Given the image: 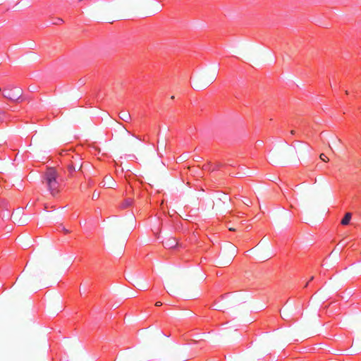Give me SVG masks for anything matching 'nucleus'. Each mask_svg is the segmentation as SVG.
Returning a JSON list of instances; mask_svg holds the SVG:
<instances>
[{"label": "nucleus", "instance_id": "f257e3e1", "mask_svg": "<svg viewBox=\"0 0 361 361\" xmlns=\"http://www.w3.org/2000/svg\"><path fill=\"white\" fill-rule=\"evenodd\" d=\"M44 179L51 194L53 196H56L59 192L60 187L56 172L53 169L48 170L44 175Z\"/></svg>", "mask_w": 361, "mask_h": 361}, {"label": "nucleus", "instance_id": "f03ea898", "mask_svg": "<svg viewBox=\"0 0 361 361\" xmlns=\"http://www.w3.org/2000/svg\"><path fill=\"white\" fill-rule=\"evenodd\" d=\"M16 91L17 92L16 93V92H11L9 90H6L5 89L2 92V95L5 98H7V99H11V100H16V99H17L19 97V94L20 92V90H16Z\"/></svg>", "mask_w": 361, "mask_h": 361}, {"label": "nucleus", "instance_id": "7ed1b4c3", "mask_svg": "<svg viewBox=\"0 0 361 361\" xmlns=\"http://www.w3.org/2000/svg\"><path fill=\"white\" fill-rule=\"evenodd\" d=\"M119 118L125 122H128L130 120V115L128 111H122L119 113Z\"/></svg>", "mask_w": 361, "mask_h": 361}, {"label": "nucleus", "instance_id": "20e7f679", "mask_svg": "<svg viewBox=\"0 0 361 361\" xmlns=\"http://www.w3.org/2000/svg\"><path fill=\"white\" fill-rule=\"evenodd\" d=\"M165 246L169 248L176 247L178 245V242L175 238H170L164 243Z\"/></svg>", "mask_w": 361, "mask_h": 361}, {"label": "nucleus", "instance_id": "39448f33", "mask_svg": "<svg viewBox=\"0 0 361 361\" xmlns=\"http://www.w3.org/2000/svg\"><path fill=\"white\" fill-rule=\"evenodd\" d=\"M352 214L350 212H347L341 220L342 225H348L351 219Z\"/></svg>", "mask_w": 361, "mask_h": 361}, {"label": "nucleus", "instance_id": "423d86ee", "mask_svg": "<svg viewBox=\"0 0 361 361\" xmlns=\"http://www.w3.org/2000/svg\"><path fill=\"white\" fill-rule=\"evenodd\" d=\"M208 85V83L204 84L203 85H199L197 82L193 80L192 82V87L195 90H200V89L204 88Z\"/></svg>", "mask_w": 361, "mask_h": 361}, {"label": "nucleus", "instance_id": "0eeeda50", "mask_svg": "<svg viewBox=\"0 0 361 361\" xmlns=\"http://www.w3.org/2000/svg\"><path fill=\"white\" fill-rule=\"evenodd\" d=\"M132 203H133V200L131 198L126 199L122 204V207L123 208L129 207L130 206H131Z\"/></svg>", "mask_w": 361, "mask_h": 361}, {"label": "nucleus", "instance_id": "6e6552de", "mask_svg": "<svg viewBox=\"0 0 361 361\" xmlns=\"http://www.w3.org/2000/svg\"><path fill=\"white\" fill-rule=\"evenodd\" d=\"M67 170L69 174L71 175L73 172L76 171V166H75L73 164H68Z\"/></svg>", "mask_w": 361, "mask_h": 361}, {"label": "nucleus", "instance_id": "1a4fd4ad", "mask_svg": "<svg viewBox=\"0 0 361 361\" xmlns=\"http://www.w3.org/2000/svg\"><path fill=\"white\" fill-rule=\"evenodd\" d=\"M59 231H64L66 233H68L69 231L68 230H67L63 225H60L59 226Z\"/></svg>", "mask_w": 361, "mask_h": 361}, {"label": "nucleus", "instance_id": "9d476101", "mask_svg": "<svg viewBox=\"0 0 361 361\" xmlns=\"http://www.w3.org/2000/svg\"><path fill=\"white\" fill-rule=\"evenodd\" d=\"M62 21H63V20L61 18H56V20L54 22H53V23L58 25V24L61 23Z\"/></svg>", "mask_w": 361, "mask_h": 361}, {"label": "nucleus", "instance_id": "9b49d317", "mask_svg": "<svg viewBox=\"0 0 361 361\" xmlns=\"http://www.w3.org/2000/svg\"><path fill=\"white\" fill-rule=\"evenodd\" d=\"M127 133H128V135H131L132 136L136 137L139 140H142V139L140 137H139L138 136H135V135L132 134L130 131L127 130Z\"/></svg>", "mask_w": 361, "mask_h": 361}, {"label": "nucleus", "instance_id": "f8f14e48", "mask_svg": "<svg viewBox=\"0 0 361 361\" xmlns=\"http://www.w3.org/2000/svg\"><path fill=\"white\" fill-rule=\"evenodd\" d=\"M324 157H326L324 154H322L321 155V159H322V160H324Z\"/></svg>", "mask_w": 361, "mask_h": 361}, {"label": "nucleus", "instance_id": "ddd939ff", "mask_svg": "<svg viewBox=\"0 0 361 361\" xmlns=\"http://www.w3.org/2000/svg\"><path fill=\"white\" fill-rule=\"evenodd\" d=\"M156 305H157V306H161V303L160 302H157L156 303Z\"/></svg>", "mask_w": 361, "mask_h": 361}, {"label": "nucleus", "instance_id": "4468645a", "mask_svg": "<svg viewBox=\"0 0 361 361\" xmlns=\"http://www.w3.org/2000/svg\"><path fill=\"white\" fill-rule=\"evenodd\" d=\"M99 197V195L94 194L92 197L94 198V197Z\"/></svg>", "mask_w": 361, "mask_h": 361}, {"label": "nucleus", "instance_id": "2eb2a0df", "mask_svg": "<svg viewBox=\"0 0 361 361\" xmlns=\"http://www.w3.org/2000/svg\"><path fill=\"white\" fill-rule=\"evenodd\" d=\"M290 134H291V135H293V134H294V130H291V131H290Z\"/></svg>", "mask_w": 361, "mask_h": 361}, {"label": "nucleus", "instance_id": "dca6fc26", "mask_svg": "<svg viewBox=\"0 0 361 361\" xmlns=\"http://www.w3.org/2000/svg\"><path fill=\"white\" fill-rule=\"evenodd\" d=\"M307 285H308V282H307V283H305V287H307Z\"/></svg>", "mask_w": 361, "mask_h": 361}]
</instances>
